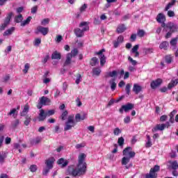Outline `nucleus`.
<instances>
[{"label": "nucleus", "mask_w": 178, "mask_h": 178, "mask_svg": "<svg viewBox=\"0 0 178 178\" xmlns=\"http://www.w3.org/2000/svg\"><path fill=\"white\" fill-rule=\"evenodd\" d=\"M97 64H98V58H97V57H93L90 60V65L91 66H96Z\"/></svg>", "instance_id": "obj_33"}, {"label": "nucleus", "mask_w": 178, "mask_h": 178, "mask_svg": "<svg viewBox=\"0 0 178 178\" xmlns=\"http://www.w3.org/2000/svg\"><path fill=\"white\" fill-rule=\"evenodd\" d=\"M75 126L76 121H74V115H69L67 120L65 122V126L64 127L65 131H67V130H72V129H73V127H74Z\"/></svg>", "instance_id": "obj_3"}, {"label": "nucleus", "mask_w": 178, "mask_h": 178, "mask_svg": "<svg viewBox=\"0 0 178 178\" xmlns=\"http://www.w3.org/2000/svg\"><path fill=\"white\" fill-rule=\"evenodd\" d=\"M156 21L158 23H161V27L164 28V31H168V30H171L172 31H177V25L169 22L168 24H165L166 22V17L163 13H159L156 17Z\"/></svg>", "instance_id": "obj_2"}, {"label": "nucleus", "mask_w": 178, "mask_h": 178, "mask_svg": "<svg viewBox=\"0 0 178 178\" xmlns=\"http://www.w3.org/2000/svg\"><path fill=\"white\" fill-rule=\"evenodd\" d=\"M130 159H131V158L124 156L122 159V165H127V163L130 162Z\"/></svg>", "instance_id": "obj_29"}, {"label": "nucleus", "mask_w": 178, "mask_h": 178, "mask_svg": "<svg viewBox=\"0 0 178 178\" xmlns=\"http://www.w3.org/2000/svg\"><path fill=\"white\" fill-rule=\"evenodd\" d=\"M47 116V113H45V111L43 109H40L38 117L39 122H42L43 120H45Z\"/></svg>", "instance_id": "obj_12"}, {"label": "nucleus", "mask_w": 178, "mask_h": 178, "mask_svg": "<svg viewBox=\"0 0 178 178\" xmlns=\"http://www.w3.org/2000/svg\"><path fill=\"white\" fill-rule=\"evenodd\" d=\"M29 69H30V64L29 63H26L25 65H24V69L23 70V73L24 74H27Z\"/></svg>", "instance_id": "obj_37"}, {"label": "nucleus", "mask_w": 178, "mask_h": 178, "mask_svg": "<svg viewBox=\"0 0 178 178\" xmlns=\"http://www.w3.org/2000/svg\"><path fill=\"white\" fill-rule=\"evenodd\" d=\"M31 19H33L31 17H28L27 19L23 22V26L29 24L30 22H31Z\"/></svg>", "instance_id": "obj_45"}, {"label": "nucleus", "mask_w": 178, "mask_h": 178, "mask_svg": "<svg viewBox=\"0 0 178 178\" xmlns=\"http://www.w3.org/2000/svg\"><path fill=\"white\" fill-rule=\"evenodd\" d=\"M38 31H39V33H41V34H42L43 35H47V34H48L49 31V29L40 26L38 27Z\"/></svg>", "instance_id": "obj_11"}, {"label": "nucleus", "mask_w": 178, "mask_h": 178, "mask_svg": "<svg viewBox=\"0 0 178 178\" xmlns=\"http://www.w3.org/2000/svg\"><path fill=\"white\" fill-rule=\"evenodd\" d=\"M134 108V104L131 103H128L126 105L122 106V107L120 108L119 112L121 113H123V111L124 112H129V111H131Z\"/></svg>", "instance_id": "obj_7"}, {"label": "nucleus", "mask_w": 178, "mask_h": 178, "mask_svg": "<svg viewBox=\"0 0 178 178\" xmlns=\"http://www.w3.org/2000/svg\"><path fill=\"white\" fill-rule=\"evenodd\" d=\"M62 40H63V38L62 37V35H57V37L56 38V42H60V41H62Z\"/></svg>", "instance_id": "obj_62"}, {"label": "nucleus", "mask_w": 178, "mask_h": 178, "mask_svg": "<svg viewBox=\"0 0 178 178\" xmlns=\"http://www.w3.org/2000/svg\"><path fill=\"white\" fill-rule=\"evenodd\" d=\"M58 165H62V168L67 166L69 161L61 158L57 161Z\"/></svg>", "instance_id": "obj_19"}, {"label": "nucleus", "mask_w": 178, "mask_h": 178, "mask_svg": "<svg viewBox=\"0 0 178 178\" xmlns=\"http://www.w3.org/2000/svg\"><path fill=\"white\" fill-rule=\"evenodd\" d=\"M103 52H105V49H102L96 53V55H99L101 66H104L106 62V58H105V55L102 54Z\"/></svg>", "instance_id": "obj_8"}, {"label": "nucleus", "mask_w": 178, "mask_h": 178, "mask_svg": "<svg viewBox=\"0 0 178 178\" xmlns=\"http://www.w3.org/2000/svg\"><path fill=\"white\" fill-rule=\"evenodd\" d=\"M55 163V159L54 157L49 158L45 161L46 168H49V169H52L54 168V163Z\"/></svg>", "instance_id": "obj_10"}, {"label": "nucleus", "mask_w": 178, "mask_h": 178, "mask_svg": "<svg viewBox=\"0 0 178 178\" xmlns=\"http://www.w3.org/2000/svg\"><path fill=\"white\" fill-rule=\"evenodd\" d=\"M128 60L130 62V63H131L133 66H136V65H137V61L134 60L131 56L128 57Z\"/></svg>", "instance_id": "obj_41"}, {"label": "nucleus", "mask_w": 178, "mask_h": 178, "mask_svg": "<svg viewBox=\"0 0 178 178\" xmlns=\"http://www.w3.org/2000/svg\"><path fill=\"white\" fill-rule=\"evenodd\" d=\"M87 156L84 153H81L79 156L78 164L76 165H71L68 168V173L70 176L73 177H80L86 175L87 172V163L85 159Z\"/></svg>", "instance_id": "obj_1"}, {"label": "nucleus", "mask_w": 178, "mask_h": 178, "mask_svg": "<svg viewBox=\"0 0 178 178\" xmlns=\"http://www.w3.org/2000/svg\"><path fill=\"white\" fill-rule=\"evenodd\" d=\"M61 56L60 54V53H58V51H54L52 54H51V59H57L59 60L60 59Z\"/></svg>", "instance_id": "obj_27"}, {"label": "nucleus", "mask_w": 178, "mask_h": 178, "mask_svg": "<svg viewBox=\"0 0 178 178\" xmlns=\"http://www.w3.org/2000/svg\"><path fill=\"white\" fill-rule=\"evenodd\" d=\"M175 3H176V0H172L171 2L168 3L164 9L165 12H168L169 9H172L175 6Z\"/></svg>", "instance_id": "obj_21"}, {"label": "nucleus", "mask_w": 178, "mask_h": 178, "mask_svg": "<svg viewBox=\"0 0 178 178\" xmlns=\"http://www.w3.org/2000/svg\"><path fill=\"white\" fill-rule=\"evenodd\" d=\"M79 54V50L77 49H74L71 51V53L70 54L72 56V58H74L77 54Z\"/></svg>", "instance_id": "obj_40"}, {"label": "nucleus", "mask_w": 178, "mask_h": 178, "mask_svg": "<svg viewBox=\"0 0 178 178\" xmlns=\"http://www.w3.org/2000/svg\"><path fill=\"white\" fill-rule=\"evenodd\" d=\"M132 151L133 149L131 147H128L123 150L122 154L124 156H127V158H134L136 156V152Z\"/></svg>", "instance_id": "obj_6"}, {"label": "nucleus", "mask_w": 178, "mask_h": 178, "mask_svg": "<svg viewBox=\"0 0 178 178\" xmlns=\"http://www.w3.org/2000/svg\"><path fill=\"white\" fill-rule=\"evenodd\" d=\"M80 81H81V74H78L76 75V79L75 81L76 84H80Z\"/></svg>", "instance_id": "obj_47"}, {"label": "nucleus", "mask_w": 178, "mask_h": 178, "mask_svg": "<svg viewBox=\"0 0 178 178\" xmlns=\"http://www.w3.org/2000/svg\"><path fill=\"white\" fill-rule=\"evenodd\" d=\"M120 133H122V130H120V129H119L118 127L115 128L113 129L114 136H119L120 134Z\"/></svg>", "instance_id": "obj_39"}, {"label": "nucleus", "mask_w": 178, "mask_h": 178, "mask_svg": "<svg viewBox=\"0 0 178 178\" xmlns=\"http://www.w3.org/2000/svg\"><path fill=\"white\" fill-rule=\"evenodd\" d=\"M75 120H76V122H80V120H81V114L77 113L75 115Z\"/></svg>", "instance_id": "obj_56"}, {"label": "nucleus", "mask_w": 178, "mask_h": 178, "mask_svg": "<svg viewBox=\"0 0 178 178\" xmlns=\"http://www.w3.org/2000/svg\"><path fill=\"white\" fill-rule=\"evenodd\" d=\"M167 31H168L165 35V38H170L172 37V33H175L176 31H172L170 29H168Z\"/></svg>", "instance_id": "obj_43"}, {"label": "nucleus", "mask_w": 178, "mask_h": 178, "mask_svg": "<svg viewBox=\"0 0 178 178\" xmlns=\"http://www.w3.org/2000/svg\"><path fill=\"white\" fill-rule=\"evenodd\" d=\"M120 44V43L118 40H115L113 42V47H114V48H118V47H119Z\"/></svg>", "instance_id": "obj_64"}, {"label": "nucleus", "mask_w": 178, "mask_h": 178, "mask_svg": "<svg viewBox=\"0 0 178 178\" xmlns=\"http://www.w3.org/2000/svg\"><path fill=\"white\" fill-rule=\"evenodd\" d=\"M160 49H164V51H166L168 48H169V42L168 41H164L161 42L159 45Z\"/></svg>", "instance_id": "obj_20"}, {"label": "nucleus", "mask_w": 178, "mask_h": 178, "mask_svg": "<svg viewBox=\"0 0 178 178\" xmlns=\"http://www.w3.org/2000/svg\"><path fill=\"white\" fill-rule=\"evenodd\" d=\"M143 90V88L137 83L134 84L133 91L135 92V94H139L141 92V90Z\"/></svg>", "instance_id": "obj_15"}, {"label": "nucleus", "mask_w": 178, "mask_h": 178, "mask_svg": "<svg viewBox=\"0 0 178 178\" xmlns=\"http://www.w3.org/2000/svg\"><path fill=\"white\" fill-rule=\"evenodd\" d=\"M66 116H67V111H65L61 115L62 120H66Z\"/></svg>", "instance_id": "obj_54"}, {"label": "nucleus", "mask_w": 178, "mask_h": 178, "mask_svg": "<svg viewBox=\"0 0 178 178\" xmlns=\"http://www.w3.org/2000/svg\"><path fill=\"white\" fill-rule=\"evenodd\" d=\"M178 38H173L170 40V44L172 47H174L173 49H176V45H177Z\"/></svg>", "instance_id": "obj_28"}, {"label": "nucleus", "mask_w": 178, "mask_h": 178, "mask_svg": "<svg viewBox=\"0 0 178 178\" xmlns=\"http://www.w3.org/2000/svg\"><path fill=\"white\" fill-rule=\"evenodd\" d=\"M115 76H118V72L116 70H114L113 72H107L106 74V77H115Z\"/></svg>", "instance_id": "obj_30"}, {"label": "nucleus", "mask_w": 178, "mask_h": 178, "mask_svg": "<svg viewBox=\"0 0 178 178\" xmlns=\"http://www.w3.org/2000/svg\"><path fill=\"white\" fill-rule=\"evenodd\" d=\"M116 31L118 34H122V33H124V31H126V26H124V24L118 25Z\"/></svg>", "instance_id": "obj_17"}, {"label": "nucleus", "mask_w": 178, "mask_h": 178, "mask_svg": "<svg viewBox=\"0 0 178 178\" xmlns=\"http://www.w3.org/2000/svg\"><path fill=\"white\" fill-rule=\"evenodd\" d=\"M130 88H131V86H130V83H127L125 88V91L127 95H130Z\"/></svg>", "instance_id": "obj_42"}, {"label": "nucleus", "mask_w": 178, "mask_h": 178, "mask_svg": "<svg viewBox=\"0 0 178 178\" xmlns=\"http://www.w3.org/2000/svg\"><path fill=\"white\" fill-rule=\"evenodd\" d=\"M41 44V38H36L35 40L34 45L38 47Z\"/></svg>", "instance_id": "obj_53"}, {"label": "nucleus", "mask_w": 178, "mask_h": 178, "mask_svg": "<svg viewBox=\"0 0 178 178\" xmlns=\"http://www.w3.org/2000/svg\"><path fill=\"white\" fill-rule=\"evenodd\" d=\"M167 15L168 17H175V12L172 10H168Z\"/></svg>", "instance_id": "obj_51"}, {"label": "nucleus", "mask_w": 178, "mask_h": 178, "mask_svg": "<svg viewBox=\"0 0 178 178\" xmlns=\"http://www.w3.org/2000/svg\"><path fill=\"white\" fill-rule=\"evenodd\" d=\"M15 31V27H11L10 29L6 30L3 35H10V34H12V33H13Z\"/></svg>", "instance_id": "obj_31"}, {"label": "nucleus", "mask_w": 178, "mask_h": 178, "mask_svg": "<svg viewBox=\"0 0 178 178\" xmlns=\"http://www.w3.org/2000/svg\"><path fill=\"white\" fill-rule=\"evenodd\" d=\"M101 68L99 67H94L92 69V74L94 76H99L101 74Z\"/></svg>", "instance_id": "obj_26"}, {"label": "nucleus", "mask_w": 178, "mask_h": 178, "mask_svg": "<svg viewBox=\"0 0 178 178\" xmlns=\"http://www.w3.org/2000/svg\"><path fill=\"white\" fill-rule=\"evenodd\" d=\"M86 9H87V4L84 3L82 6L79 8V12L83 13V12H86Z\"/></svg>", "instance_id": "obj_48"}, {"label": "nucleus", "mask_w": 178, "mask_h": 178, "mask_svg": "<svg viewBox=\"0 0 178 178\" xmlns=\"http://www.w3.org/2000/svg\"><path fill=\"white\" fill-rule=\"evenodd\" d=\"M55 113V111L54 110H50L48 112H46L47 116H52Z\"/></svg>", "instance_id": "obj_63"}, {"label": "nucleus", "mask_w": 178, "mask_h": 178, "mask_svg": "<svg viewBox=\"0 0 178 178\" xmlns=\"http://www.w3.org/2000/svg\"><path fill=\"white\" fill-rule=\"evenodd\" d=\"M171 168L173 169V170H176V169H178V163L177 161H174L172 162H170Z\"/></svg>", "instance_id": "obj_34"}, {"label": "nucleus", "mask_w": 178, "mask_h": 178, "mask_svg": "<svg viewBox=\"0 0 178 178\" xmlns=\"http://www.w3.org/2000/svg\"><path fill=\"white\" fill-rule=\"evenodd\" d=\"M172 56L169 55V56H165V62L166 63L170 64L172 63Z\"/></svg>", "instance_id": "obj_46"}, {"label": "nucleus", "mask_w": 178, "mask_h": 178, "mask_svg": "<svg viewBox=\"0 0 178 178\" xmlns=\"http://www.w3.org/2000/svg\"><path fill=\"white\" fill-rule=\"evenodd\" d=\"M31 122V117L29 115H26L25 120L24 122L25 126H29Z\"/></svg>", "instance_id": "obj_32"}, {"label": "nucleus", "mask_w": 178, "mask_h": 178, "mask_svg": "<svg viewBox=\"0 0 178 178\" xmlns=\"http://www.w3.org/2000/svg\"><path fill=\"white\" fill-rule=\"evenodd\" d=\"M177 84H178V79H172L171 81L168 83V90H172L173 87H176Z\"/></svg>", "instance_id": "obj_14"}, {"label": "nucleus", "mask_w": 178, "mask_h": 178, "mask_svg": "<svg viewBox=\"0 0 178 178\" xmlns=\"http://www.w3.org/2000/svg\"><path fill=\"white\" fill-rule=\"evenodd\" d=\"M73 57L72 56V54H67L66 56V60L65 62V66H67L68 65H70V63H72V58Z\"/></svg>", "instance_id": "obj_23"}, {"label": "nucleus", "mask_w": 178, "mask_h": 178, "mask_svg": "<svg viewBox=\"0 0 178 178\" xmlns=\"http://www.w3.org/2000/svg\"><path fill=\"white\" fill-rule=\"evenodd\" d=\"M131 122V120L130 118V116H127L125 118H124V123L128 124Z\"/></svg>", "instance_id": "obj_58"}, {"label": "nucleus", "mask_w": 178, "mask_h": 178, "mask_svg": "<svg viewBox=\"0 0 178 178\" xmlns=\"http://www.w3.org/2000/svg\"><path fill=\"white\" fill-rule=\"evenodd\" d=\"M84 147H86L85 143H80L76 145L75 148H76V149H80V148H84Z\"/></svg>", "instance_id": "obj_52"}, {"label": "nucleus", "mask_w": 178, "mask_h": 178, "mask_svg": "<svg viewBox=\"0 0 178 178\" xmlns=\"http://www.w3.org/2000/svg\"><path fill=\"white\" fill-rule=\"evenodd\" d=\"M109 83L111 84L112 91H115V90H116V83H115V80H111L109 81Z\"/></svg>", "instance_id": "obj_36"}, {"label": "nucleus", "mask_w": 178, "mask_h": 178, "mask_svg": "<svg viewBox=\"0 0 178 178\" xmlns=\"http://www.w3.org/2000/svg\"><path fill=\"white\" fill-rule=\"evenodd\" d=\"M161 170V167L159 165H154V168L150 169L149 173L146 174V178H156L158 177V172Z\"/></svg>", "instance_id": "obj_4"}, {"label": "nucleus", "mask_w": 178, "mask_h": 178, "mask_svg": "<svg viewBox=\"0 0 178 178\" xmlns=\"http://www.w3.org/2000/svg\"><path fill=\"white\" fill-rule=\"evenodd\" d=\"M146 137H147V141L146 143L145 147L146 148H149L152 147V142L151 141V137L149 136V135H147Z\"/></svg>", "instance_id": "obj_25"}, {"label": "nucleus", "mask_w": 178, "mask_h": 178, "mask_svg": "<svg viewBox=\"0 0 178 178\" xmlns=\"http://www.w3.org/2000/svg\"><path fill=\"white\" fill-rule=\"evenodd\" d=\"M117 40L118 41V42H119L120 44H122V42H123V41H124V38L122 35H120V36L118 38Z\"/></svg>", "instance_id": "obj_61"}, {"label": "nucleus", "mask_w": 178, "mask_h": 178, "mask_svg": "<svg viewBox=\"0 0 178 178\" xmlns=\"http://www.w3.org/2000/svg\"><path fill=\"white\" fill-rule=\"evenodd\" d=\"M22 20H23V15H22V14H19L15 17V22H16V23H20L22 22Z\"/></svg>", "instance_id": "obj_35"}, {"label": "nucleus", "mask_w": 178, "mask_h": 178, "mask_svg": "<svg viewBox=\"0 0 178 178\" xmlns=\"http://www.w3.org/2000/svg\"><path fill=\"white\" fill-rule=\"evenodd\" d=\"M30 171L34 173V172H37L38 167L35 165H31L29 168Z\"/></svg>", "instance_id": "obj_44"}, {"label": "nucleus", "mask_w": 178, "mask_h": 178, "mask_svg": "<svg viewBox=\"0 0 178 178\" xmlns=\"http://www.w3.org/2000/svg\"><path fill=\"white\" fill-rule=\"evenodd\" d=\"M145 34V32L143 30H139L138 31V37H144Z\"/></svg>", "instance_id": "obj_57"}, {"label": "nucleus", "mask_w": 178, "mask_h": 178, "mask_svg": "<svg viewBox=\"0 0 178 178\" xmlns=\"http://www.w3.org/2000/svg\"><path fill=\"white\" fill-rule=\"evenodd\" d=\"M49 170H51V168H49L48 167H45L43 169L42 175L43 176H48V173H49Z\"/></svg>", "instance_id": "obj_38"}, {"label": "nucleus", "mask_w": 178, "mask_h": 178, "mask_svg": "<svg viewBox=\"0 0 178 178\" xmlns=\"http://www.w3.org/2000/svg\"><path fill=\"white\" fill-rule=\"evenodd\" d=\"M165 127H166V124H159L153 129V131H158V130L162 131V130H165Z\"/></svg>", "instance_id": "obj_18"}, {"label": "nucleus", "mask_w": 178, "mask_h": 178, "mask_svg": "<svg viewBox=\"0 0 178 178\" xmlns=\"http://www.w3.org/2000/svg\"><path fill=\"white\" fill-rule=\"evenodd\" d=\"M90 30L89 26H85L82 30L80 28H76L74 30V33L79 38L84 36V31H88Z\"/></svg>", "instance_id": "obj_5"}, {"label": "nucleus", "mask_w": 178, "mask_h": 178, "mask_svg": "<svg viewBox=\"0 0 178 178\" xmlns=\"http://www.w3.org/2000/svg\"><path fill=\"white\" fill-rule=\"evenodd\" d=\"M29 109H30V106L29 104H26L24 107L23 112L27 113Z\"/></svg>", "instance_id": "obj_59"}, {"label": "nucleus", "mask_w": 178, "mask_h": 178, "mask_svg": "<svg viewBox=\"0 0 178 178\" xmlns=\"http://www.w3.org/2000/svg\"><path fill=\"white\" fill-rule=\"evenodd\" d=\"M41 104L42 105H49V103L51 102V99L47 97H42L40 99Z\"/></svg>", "instance_id": "obj_16"}, {"label": "nucleus", "mask_w": 178, "mask_h": 178, "mask_svg": "<svg viewBox=\"0 0 178 178\" xmlns=\"http://www.w3.org/2000/svg\"><path fill=\"white\" fill-rule=\"evenodd\" d=\"M37 10H38V6H35L31 8V13H37Z\"/></svg>", "instance_id": "obj_60"}, {"label": "nucleus", "mask_w": 178, "mask_h": 178, "mask_svg": "<svg viewBox=\"0 0 178 178\" xmlns=\"http://www.w3.org/2000/svg\"><path fill=\"white\" fill-rule=\"evenodd\" d=\"M49 23V19L48 18H46V19H44L42 22H41V24L42 26H45V24H48Z\"/></svg>", "instance_id": "obj_55"}, {"label": "nucleus", "mask_w": 178, "mask_h": 178, "mask_svg": "<svg viewBox=\"0 0 178 178\" xmlns=\"http://www.w3.org/2000/svg\"><path fill=\"white\" fill-rule=\"evenodd\" d=\"M118 143L119 145L122 146L124 144V138L123 137H120L118 138Z\"/></svg>", "instance_id": "obj_50"}, {"label": "nucleus", "mask_w": 178, "mask_h": 178, "mask_svg": "<svg viewBox=\"0 0 178 178\" xmlns=\"http://www.w3.org/2000/svg\"><path fill=\"white\" fill-rule=\"evenodd\" d=\"M13 17V13H9L4 20V23L8 26L9 23H10V19H12Z\"/></svg>", "instance_id": "obj_24"}, {"label": "nucleus", "mask_w": 178, "mask_h": 178, "mask_svg": "<svg viewBox=\"0 0 178 178\" xmlns=\"http://www.w3.org/2000/svg\"><path fill=\"white\" fill-rule=\"evenodd\" d=\"M162 84V79H157L156 81H152L150 83V87L153 89L155 90L156 87H159Z\"/></svg>", "instance_id": "obj_9"}, {"label": "nucleus", "mask_w": 178, "mask_h": 178, "mask_svg": "<svg viewBox=\"0 0 178 178\" xmlns=\"http://www.w3.org/2000/svg\"><path fill=\"white\" fill-rule=\"evenodd\" d=\"M139 47L140 46L138 44H136L131 50V54H135V58H138V56H140V53L138 52Z\"/></svg>", "instance_id": "obj_13"}, {"label": "nucleus", "mask_w": 178, "mask_h": 178, "mask_svg": "<svg viewBox=\"0 0 178 178\" xmlns=\"http://www.w3.org/2000/svg\"><path fill=\"white\" fill-rule=\"evenodd\" d=\"M17 109H20V107L18 106L17 108L12 109L8 114V116H13V118H16L17 115Z\"/></svg>", "instance_id": "obj_22"}, {"label": "nucleus", "mask_w": 178, "mask_h": 178, "mask_svg": "<svg viewBox=\"0 0 178 178\" xmlns=\"http://www.w3.org/2000/svg\"><path fill=\"white\" fill-rule=\"evenodd\" d=\"M40 143H41V138L40 137H38L33 140V144H34L35 145H37V144H40Z\"/></svg>", "instance_id": "obj_49"}]
</instances>
